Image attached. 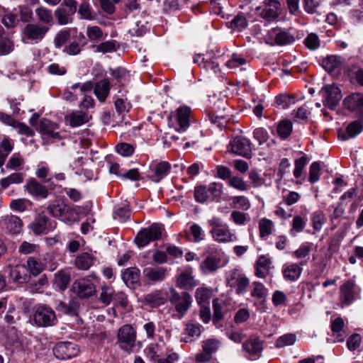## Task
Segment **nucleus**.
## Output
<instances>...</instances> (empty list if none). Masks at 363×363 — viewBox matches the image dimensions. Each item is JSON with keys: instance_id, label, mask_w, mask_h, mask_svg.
Returning <instances> with one entry per match:
<instances>
[{"instance_id": "6ab92c4d", "label": "nucleus", "mask_w": 363, "mask_h": 363, "mask_svg": "<svg viewBox=\"0 0 363 363\" xmlns=\"http://www.w3.org/2000/svg\"><path fill=\"white\" fill-rule=\"evenodd\" d=\"M303 264H304V263L301 262L300 264L292 263L284 265L282 269L284 279L289 281H296L302 273L303 269L301 265Z\"/></svg>"}, {"instance_id": "cd10ccee", "label": "nucleus", "mask_w": 363, "mask_h": 363, "mask_svg": "<svg viewBox=\"0 0 363 363\" xmlns=\"http://www.w3.org/2000/svg\"><path fill=\"white\" fill-rule=\"evenodd\" d=\"M66 120L72 127L80 126L89 120V116L85 112L81 111H75L65 117Z\"/></svg>"}, {"instance_id": "72a5a7b5", "label": "nucleus", "mask_w": 363, "mask_h": 363, "mask_svg": "<svg viewBox=\"0 0 363 363\" xmlns=\"http://www.w3.org/2000/svg\"><path fill=\"white\" fill-rule=\"evenodd\" d=\"M344 325L343 320L340 317L332 321L331 330L335 342H342L344 340L345 335L342 333Z\"/></svg>"}, {"instance_id": "a19ab883", "label": "nucleus", "mask_w": 363, "mask_h": 363, "mask_svg": "<svg viewBox=\"0 0 363 363\" xmlns=\"http://www.w3.org/2000/svg\"><path fill=\"white\" fill-rule=\"evenodd\" d=\"M228 337L236 343H240L243 341L242 348L246 352H249L250 349L248 347L247 339H246V335H244L240 331L237 330H229L227 332Z\"/></svg>"}, {"instance_id": "393cba45", "label": "nucleus", "mask_w": 363, "mask_h": 363, "mask_svg": "<svg viewBox=\"0 0 363 363\" xmlns=\"http://www.w3.org/2000/svg\"><path fill=\"white\" fill-rule=\"evenodd\" d=\"M269 38L274 39L275 44L278 45H285L294 42V36L287 32L282 31L278 28L272 30L269 33Z\"/></svg>"}, {"instance_id": "6e6552de", "label": "nucleus", "mask_w": 363, "mask_h": 363, "mask_svg": "<svg viewBox=\"0 0 363 363\" xmlns=\"http://www.w3.org/2000/svg\"><path fill=\"white\" fill-rule=\"evenodd\" d=\"M325 106L334 109L339 104L342 95L340 89L335 85H325L321 89Z\"/></svg>"}, {"instance_id": "2eb2a0df", "label": "nucleus", "mask_w": 363, "mask_h": 363, "mask_svg": "<svg viewBox=\"0 0 363 363\" xmlns=\"http://www.w3.org/2000/svg\"><path fill=\"white\" fill-rule=\"evenodd\" d=\"M170 164L165 161L153 162L150 166V172L152 174L150 176L154 182H159L166 177L170 170Z\"/></svg>"}, {"instance_id": "5701e85b", "label": "nucleus", "mask_w": 363, "mask_h": 363, "mask_svg": "<svg viewBox=\"0 0 363 363\" xmlns=\"http://www.w3.org/2000/svg\"><path fill=\"white\" fill-rule=\"evenodd\" d=\"M167 272V269L161 267H150L143 270L145 277L155 282L163 281L166 277Z\"/></svg>"}, {"instance_id": "4be33fe9", "label": "nucleus", "mask_w": 363, "mask_h": 363, "mask_svg": "<svg viewBox=\"0 0 363 363\" xmlns=\"http://www.w3.org/2000/svg\"><path fill=\"white\" fill-rule=\"evenodd\" d=\"M1 224L13 233H20L23 226L21 220L18 216L13 215L4 216L1 220Z\"/></svg>"}, {"instance_id": "4468645a", "label": "nucleus", "mask_w": 363, "mask_h": 363, "mask_svg": "<svg viewBox=\"0 0 363 363\" xmlns=\"http://www.w3.org/2000/svg\"><path fill=\"white\" fill-rule=\"evenodd\" d=\"M29 228L35 235L47 233L51 228L49 218L44 214H38L35 220L30 224Z\"/></svg>"}, {"instance_id": "3c124183", "label": "nucleus", "mask_w": 363, "mask_h": 363, "mask_svg": "<svg viewBox=\"0 0 363 363\" xmlns=\"http://www.w3.org/2000/svg\"><path fill=\"white\" fill-rule=\"evenodd\" d=\"M35 14L39 21L45 24H50L53 21L51 10L40 6L35 10Z\"/></svg>"}, {"instance_id": "2f4dec72", "label": "nucleus", "mask_w": 363, "mask_h": 363, "mask_svg": "<svg viewBox=\"0 0 363 363\" xmlns=\"http://www.w3.org/2000/svg\"><path fill=\"white\" fill-rule=\"evenodd\" d=\"M220 260L216 257L208 255L201 262L200 267L204 274H208L214 272L218 268Z\"/></svg>"}, {"instance_id": "c756f323", "label": "nucleus", "mask_w": 363, "mask_h": 363, "mask_svg": "<svg viewBox=\"0 0 363 363\" xmlns=\"http://www.w3.org/2000/svg\"><path fill=\"white\" fill-rule=\"evenodd\" d=\"M115 290L113 286L102 285L100 288L99 301L105 306L110 305L113 301Z\"/></svg>"}, {"instance_id": "412c9836", "label": "nucleus", "mask_w": 363, "mask_h": 363, "mask_svg": "<svg viewBox=\"0 0 363 363\" xmlns=\"http://www.w3.org/2000/svg\"><path fill=\"white\" fill-rule=\"evenodd\" d=\"M27 272L28 269L24 265H16L10 269L9 277L14 283L25 284L30 279Z\"/></svg>"}, {"instance_id": "338daca9", "label": "nucleus", "mask_w": 363, "mask_h": 363, "mask_svg": "<svg viewBox=\"0 0 363 363\" xmlns=\"http://www.w3.org/2000/svg\"><path fill=\"white\" fill-rule=\"evenodd\" d=\"M208 190L204 186H199L195 188L194 197L196 201L204 203L208 199Z\"/></svg>"}, {"instance_id": "052dcab7", "label": "nucleus", "mask_w": 363, "mask_h": 363, "mask_svg": "<svg viewBox=\"0 0 363 363\" xmlns=\"http://www.w3.org/2000/svg\"><path fill=\"white\" fill-rule=\"evenodd\" d=\"M247 64V60L243 58L241 55L238 54H233L230 60H229L226 62V66L229 69H236L240 66L244 65Z\"/></svg>"}, {"instance_id": "4c0bfd02", "label": "nucleus", "mask_w": 363, "mask_h": 363, "mask_svg": "<svg viewBox=\"0 0 363 363\" xmlns=\"http://www.w3.org/2000/svg\"><path fill=\"white\" fill-rule=\"evenodd\" d=\"M264 349L263 340L257 337H251V360L259 359Z\"/></svg>"}, {"instance_id": "7c9ffc66", "label": "nucleus", "mask_w": 363, "mask_h": 363, "mask_svg": "<svg viewBox=\"0 0 363 363\" xmlns=\"http://www.w3.org/2000/svg\"><path fill=\"white\" fill-rule=\"evenodd\" d=\"M110 90V82L108 79L98 82L94 88V94L100 101H104Z\"/></svg>"}, {"instance_id": "09e8293b", "label": "nucleus", "mask_w": 363, "mask_h": 363, "mask_svg": "<svg viewBox=\"0 0 363 363\" xmlns=\"http://www.w3.org/2000/svg\"><path fill=\"white\" fill-rule=\"evenodd\" d=\"M24 175L22 173H13L9 176L3 178L1 180L2 188L6 189L9 185L13 184H21L23 181Z\"/></svg>"}, {"instance_id": "a211bd4d", "label": "nucleus", "mask_w": 363, "mask_h": 363, "mask_svg": "<svg viewBox=\"0 0 363 363\" xmlns=\"http://www.w3.org/2000/svg\"><path fill=\"white\" fill-rule=\"evenodd\" d=\"M57 125L48 119L41 120L38 128V130L42 134L43 137L48 138H59L60 134L57 131Z\"/></svg>"}, {"instance_id": "79ce46f5", "label": "nucleus", "mask_w": 363, "mask_h": 363, "mask_svg": "<svg viewBox=\"0 0 363 363\" xmlns=\"http://www.w3.org/2000/svg\"><path fill=\"white\" fill-rule=\"evenodd\" d=\"M73 13H69L67 9L60 7L55 11V16L60 25H67L72 22Z\"/></svg>"}, {"instance_id": "c9c22d12", "label": "nucleus", "mask_w": 363, "mask_h": 363, "mask_svg": "<svg viewBox=\"0 0 363 363\" xmlns=\"http://www.w3.org/2000/svg\"><path fill=\"white\" fill-rule=\"evenodd\" d=\"M342 65V59L339 56H328L323 60V67L328 72L338 69Z\"/></svg>"}, {"instance_id": "774afa93", "label": "nucleus", "mask_w": 363, "mask_h": 363, "mask_svg": "<svg viewBox=\"0 0 363 363\" xmlns=\"http://www.w3.org/2000/svg\"><path fill=\"white\" fill-rule=\"evenodd\" d=\"M116 152L123 157H129L133 155L134 147L130 144L121 143L116 145Z\"/></svg>"}, {"instance_id": "de8ad7c7", "label": "nucleus", "mask_w": 363, "mask_h": 363, "mask_svg": "<svg viewBox=\"0 0 363 363\" xmlns=\"http://www.w3.org/2000/svg\"><path fill=\"white\" fill-rule=\"evenodd\" d=\"M268 289L259 281H255L251 286V296L254 298H267Z\"/></svg>"}, {"instance_id": "9d476101", "label": "nucleus", "mask_w": 363, "mask_h": 363, "mask_svg": "<svg viewBox=\"0 0 363 363\" xmlns=\"http://www.w3.org/2000/svg\"><path fill=\"white\" fill-rule=\"evenodd\" d=\"M281 8L280 3L277 0H269L265 7L261 9L256 8V13L267 21H273L278 18Z\"/></svg>"}, {"instance_id": "f704fd0d", "label": "nucleus", "mask_w": 363, "mask_h": 363, "mask_svg": "<svg viewBox=\"0 0 363 363\" xmlns=\"http://www.w3.org/2000/svg\"><path fill=\"white\" fill-rule=\"evenodd\" d=\"M93 263L94 259L92 256L87 252L80 254L75 259L76 267L81 270H87Z\"/></svg>"}, {"instance_id": "e433bc0d", "label": "nucleus", "mask_w": 363, "mask_h": 363, "mask_svg": "<svg viewBox=\"0 0 363 363\" xmlns=\"http://www.w3.org/2000/svg\"><path fill=\"white\" fill-rule=\"evenodd\" d=\"M13 43L4 33V30L0 35V56L6 55L13 50Z\"/></svg>"}, {"instance_id": "473e14b6", "label": "nucleus", "mask_w": 363, "mask_h": 363, "mask_svg": "<svg viewBox=\"0 0 363 363\" xmlns=\"http://www.w3.org/2000/svg\"><path fill=\"white\" fill-rule=\"evenodd\" d=\"M145 301L152 307H158L164 304L166 298L161 291H156L147 294L144 297Z\"/></svg>"}, {"instance_id": "20e7f679", "label": "nucleus", "mask_w": 363, "mask_h": 363, "mask_svg": "<svg viewBox=\"0 0 363 363\" xmlns=\"http://www.w3.org/2000/svg\"><path fill=\"white\" fill-rule=\"evenodd\" d=\"M33 321L38 327H50L55 325L57 319L55 311L45 305L39 306L33 315Z\"/></svg>"}, {"instance_id": "a18cd8bd", "label": "nucleus", "mask_w": 363, "mask_h": 363, "mask_svg": "<svg viewBox=\"0 0 363 363\" xmlns=\"http://www.w3.org/2000/svg\"><path fill=\"white\" fill-rule=\"evenodd\" d=\"M313 245L312 242H304L293 252V255L298 259H304L309 256Z\"/></svg>"}, {"instance_id": "f8f14e48", "label": "nucleus", "mask_w": 363, "mask_h": 363, "mask_svg": "<svg viewBox=\"0 0 363 363\" xmlns=\"http://www.w3.org/2000/svg\"><path fill=\"white\" fill-rule=\"evenodd\" d=\"M228 281L230 286L236 287L238 294L245 292L249 284L248 278L238 269L231 272Z\"/></svg>"}, {"instance_id": "69168bd1", "label": "nucleus", "mask_w": 363, "mask_h": 363, "mask_svg": "<svg viewBox=\"0 0 363 363\" xmlns=\"http://www.w3.org/2000/svg\"><path fill=\"white\" fill-rule=\"evenodd\" d=\"M86 35L88 38L92 41H99L103 38V32L98 26L88 27Z\"/></svg>"}, {"instance_id": "e2e57ef3", "label": "nucleus", "mask_w": 363, "mask_h": 363, "mask_svg": "<svg viewBox=\"0 0 363 363\" xmlns=\"http://www.w3.org/2000/svg\"><path fill=\"white\" fill-rule=\"evenodd\" d=\"M296 340V335L294 334H286L279 337L276 341V346L277 347H283L285 346L292 345Z\"/></svg>"}, {"instance_id": "9b49d317", "label": "nucleus", "mask_w": 363, "mask_h": 363, "mask_svg": "<svg viewBox=\"0 0 363 363\" xmlns=\"http://www.w3.org/2000/svg\"><path fill=\"white\" fill-rule=\"evenodd\" d=\"M55 356L59 359H67L75 357L78 353L76 345L69 342L57 343L53 348Z\"/></svg>"}, {"instance_id": "37998d69", "label": "nucleus", "mask_w": 363, "mask_h": 363, "mask_svg": "<svg viewBox=\"0 0 363 363\" xmlns=\"http://www.w3.org/2000/svg\"><path fill=\"white\" fill-rule=\"evenodd\" d=\"M28 270L34 276L38 275L44 269L43 264L37 258L30 257L27 260Z\"/></svg>"}, {"instance_id": "bf43d9fd", "label": "nucleus", "mask_w": 363, "mask_h": 363, "mask_svg": "<svg viewBox=\"0 0 363 363\" xmlns=\"http://www.w3.org/2000/svg\"><path fill=\"white\" fill-rule=\"evenodd\" d=\"M96 52L101 53L112 52L116 50L115 40H109L94 46Z\"/></svg>"}, {"instance_id": "864d4df0", "label": "nucleus", "mask_w": 363, "mask_h": 363, "mask_svg": "<svg viewBox=\"0 0 363 363\" xmlns=\"http://www.w3.org/2000/svg\"><path fill=\"white\" fill-rule=\"evenodd\" d=\"M305 46L310 50H315L320 45V40L317 34L309 33L303 40Z\"/></svg>"}, {"instance_id": "a878e982", "label": "nucleus", "mask_w": 363, "mask_h": 363, "mask_svg": "<svg viewBox=\"0 0 363 363\" xmlns=\"http://www.w3.org/2000/svg\"><path fill=\"white\" fill-rule=\"evenodd\" d=\"M196 284L191 272H183L177 277V286L181 289H192Z\"/></svg>"}, {"instance_id": "0e129e2a", "label": "nucleus", "mask_w": 363, "mask_h": 363, "mask_svg": "<svg viewBox=\"0 0 363 363\" xmlns=\"http://www.w3.org/2000/svg\"><path fill=\"white\" fill-rule=\"evenodd\" d=\"M70 37V32L68 30H62L57 33L54 44L55 48H60L68 40Z\"/></svg>"}, {"instance_id": "f257e3e1", "label": "nucleus", "mask_w": 363, "mask_h": 363, "mask_svg": "<svg viewBox=\"0 0 363 363\" xmlns=\"http://www.w3.org/2000/svg\"><path fill=\"white\" fill-rule=\"evenodd\" d=\"M168 300L182 318L190 308L192 297L186 291L178 292L174 288H169Z\"/></svg>"}, {"instance_id": "f03ea898", "label": "nucleus", "mask_w": 363, "mask_h": 363, "mask_svg": "<svg viewBox=\"0 0 363 363\" xmlns=\"http://www.w3.org/2000/svg\"><path fill=\"white\" fill-rule=\"evenodd\" d=\"M211 226L210 233L212 238L218 242H228L236 240L235 234L230 232L228 226L221 222L220 219L216 217L208 220Z\"/></svg>"}, {"instance_id": "f3484780", "label": "nucleus", "mask_w": 363, "mask_h": 363, "mask_svg": "<svg viewBox=\"0 0 363 363\" xmlns=\"http://www.w3.org/2000/svg\"><path fill=\"white\" fill-rule=\"evenodd\" d=\"M28 194L35 198L45 199L48 196V190L46 186L41 184L35 179H30L25 186Z\"/></svg>"}, {"instance_id": "49530a36", "label": "nucleus", "mask_w": 363, "mask_h": 363, "mask_svg": "<svg viewBox=\"0 0 363 363\" xmlns=\"http://www.w3.org/2000/svg\"><path fill=\"white\" fill-rule=\"evenodd\" d=\"M274 223L267 218H262L259 222V235L261 238L269 236L274 230Z\"/></svg>"}, {"instance_id": "6e6d98bb", "label": "nucleus", "mask_w": 363, "mask_h": 363, "mask_svg": "<svg viewBox=\"0 0 363 363\" xmlns=\"http://www.w3.org/2000/svg\"><path fill=\"white\" fill-rule=\"evenodd\" d=\"M48 279L45 275L41 276L37 281H33L30 284V290L34 293H41L48 285Z\"/></svg>"}, {"instance_id": "8fccbe9b", "label": "nucleus", "mask_w": 363, "mask_h": 363, "mask_svg": "<svg viewBox=\"0 0 363 363\" xmlns=\"http://www.w3.org/2000/svg\"><path fill=\"white\" fill-rule=\"evenodd\" d=\"M211 297V290L205 287H199L195 293V298L198 304L202 306L208 303Z\"/></svg>"}, {"instance_id": "b1692460", "label": "nucleus", "mask_w": 363, "mask_h": 363, "mask_svg": "<svg viewBox=\"0 0 363 363\" xmlns=\"http://www.w3.org/2000/svg\"><path fill=\"white\" fill-rule=\"evenodd\" d=\"M354 281L348 280L340 287V300L345 305H350L354 301Z\"/></svg>"}, {"instance_id": "dca6fc26", "label": "nucleus", "mask_w": 363, "mask_h": 363, "mask_svg": "<svg viewBox=\"0 0 363 363\" xmlns=\"http://www.w3.org/2000/svg\"><path fill=\"white\" fill-rule=\"evenodd\" d=\"M346 108L363 115V94L354 93L344 99Z\"/></svg>"}, {"instance_id": "bb28decb", "label": "nucleus", "mask_w": 363, "mask_h": 363, "mask_svg": "<svg viewBox=\"0 0 363 363\" xmlns=\"http://www.w3.org/2000/svg\"><path fill=\"white\" fill-rule=\"evenodd\" d=\"M140 277V270L136 267L127 268L122 274L123 281L129 287L138 284Z\"/></svg>"}, {"instance_id": "c85d7f7f", "label": "nucleus", "mask_w": 363, "mask_h": 363, "mask_svg": "<svg viewBox=\"0 0 363 363\" xmlns=\"http://www.w3.org/2000/svg\"><path fill=\"white\" fill-rule=\"evenodd\" d=\"M69 206L62 200H55L47 207V210L53 217H61L68 211Z\"/></svg>"}, {"instance_id": "13d9d810", "label": "nucleus", "mask_w": 363, "mask_h": 363, "mask_svg": "<svg viewBox=\"0 0 363 363\" xmlns=\"http://www.w3.org/2000/svg\"><path fill=\"white\" fill-rule=\"evenodd\" d=\"M295 103L294 98L287 94H280L276 97L277 106L281 108H287Z\"/></svg>"}, {"instance_id": "7ed1b4c3", "label": "nucleus", "mask_w": 363, "mask_h": 363, "mask_svg": "<svg viewBox=\"0 0 363 363\" xmlns=\"http://www.w3.org/2000/svg\"><path fill=\"white\" fill-rule=\"evenodd\" d=\"M117 338L119 347L123 350L130 352L135 346L136 331L131 325H124L119 328Z\"/></svg>"}, {"instance_id": "4d7b16f0", "label": "nucleus", "mask_w": 363, "mask_h": 363, "mask_svg": "<svg viewBox=\"0 0 363 363\" xmlns=\"http://www.w3.org/2000/svg\"><path fill=\"white\" fill-rule=\"evenodd\" d=\"M247 26V20L243 14H238L230 22V26L233 29L241 31Z\"/></svg>"}, {"instance_id": "0eeeda50", "label": "nucleus", "mask_w": 363, "mask_h": 363, "mask_svg": "<svg viewBox=\"0 0 363 363\" xmlns=\"http://www.w3.org/2000/svg\"><path fill=\"white\" fill-rule=\"evenodd\" d=\"M49 29L48 26L44 25L28 23L23 28V38L24 40L38 43L44 38Z\"/></svg>"}, {"instance_id": "ddd939ff", "label": "nucleus", "mask_w": 363, "mask_h": 363, "mask_svg": "<svg viewBox=\"0 0 363 363\" xmlns=\"http://www.w3.org/2000/svg\"><path fill=\"white\" fill-rule=\"evenodd\" d=\"M249 149V140L240 136L235 137L228 145L229 152L245 157H247Z\"/></svg>"}, {"instance_id": "39448f33", "label": "nucleus", "mask_w": 363, "mask_h": 363, "mask_svg": "<svg viewBox=\"0 0 363 363\" xmlns=\"http://www.w3.org/2000/svg\"><path fill=\"white\" fill-rule=\"evenodd\" d=\"M164 228L159 224H152L149 228L141 230L135 238L138 247H144L150 242L159 240L162 238Z\"/></svg>"}, {"instance_id": "58836bf2", "label": "nucleus", "mask_w": 363, "mask_h": 363, "mask_svg": "<svg viewBox=\"0 0 363 363\" xmlns=\"http://www.w3.org/2000/svg\"><path fill=\"white\" fill-rule=\"evenodd\" d=\"M69 281V274L64 270H60L55 274V284L62 291H64L67 288Z\"/></svg>"}, {"instance_id": "ea45409f", "label": "nucleus", "mask_w": 363, "mask_h": 363, "mask_svg": "<svg viewBox=\"0 0 363 363\" xmlns=\"http://www.w3.org/2000/svg\"><path fill=\"white\" fill-rule=\"evenodd\" d=\"M147 357L150 361H156L162 355V347L157 342L150 343L145 349Z\"/></svg>"}, {"instance_id": "aec40b11", "label": "nucleus", "mask_w": 363, "mask_h": 363, "mask_svg": "<svg viewBox=\"0 0 363 363\" xmlns=\"http://www.w3.org/2000/svg\"><path fill=\"white\" fill-rule=\"evenodd\" d=\"M272 261L266 255L259 257L255 265V274L259 278H265L270 272Z\"/></svg>"}, {"instance_id": "603ef678", "label": "nucleus", "mask_w": 363, "mask_h": 363, "mask_svg": "<svg viewBox=\"0 0 363 363\" xmlns=\"http://www.w3.org/2000/svg\"><path fill=\"white\" fill-rule=\"evenodd\" d=\"M13 150V146L7 138H4L0 144V167L4 164L6 158Z\"/></svg>"}, {"instance_id": "680f3d73", "label": "nucleus", "mask_w": 363, "mask_h": 363, "mask_svg": "<svg viewBox=\"0 0 363 363\" xmlns=\"http://www.w3.org/2000/svg\"><path fill=\"white\" fill-rule=\"evenodd\" d=\"M311 220L313 223V228L315 230H320L322 228L323 224L325 223L326 218L324 213L318 211L313 213Z\"/></svg>"}, {"instance_id": "1a4fd4ad", "label": "nucleus", "mask_w": 363, "mask_h": 363, "mask_svg": "<svg viewBox=\"0 0 363 363\" xmlns=\"http://www.w3.org/2000/svg\"><path fill=\"white\" fill-rule=\"evenodd\" d=\"M73 290L80 298H88L95 294L96 286L88 278L75 281L72 285Z\"/></svg>"}, {"instance_id": "423d86ee", "label": "nucleus", "mask_w": 363, "mask_h": 363, "mask_svg": "<svg viewBox=\"0 0 363 363\" xmlns=\"http://www.w3.org/2000/svg\"><path fill=\"white\" fill-rule=\"evenodd\" d=\"M191 110L188 106H181L176 109L174 116H170L172 125L177 132H184L189 127Z\"/></svg>"}, {"instance_id": "5fc2aeb1", "label": "nucleus", "mask_w": 363, "mask_h": 363, "mask_svg": "<svg viewBox=\"0 0 363 363\" xmlns=\"http://www.w3.org/2000/svg\"><path fill=\"white\" fill-rule=\"evenodd\" d=\"M24 164V160L19 153L13 154L6 164V168L18 170Z\"/></svg>"}, {"instance_id": "c03bdc74", "label": "nucleus", "mask_w": 363, "mask_h": 363, "mask_svg": "<svg viewBox=\"0 0 363 363\" xmlns=\"http://www.w3.org/2000/svg\"><path fill=\"white\" fill-rule=\"evenodd\" d=\"M292 123L289 120L281 121L277 125V133L283 139L288 138L292 132Z\"/></svg>"}]
</instances>
